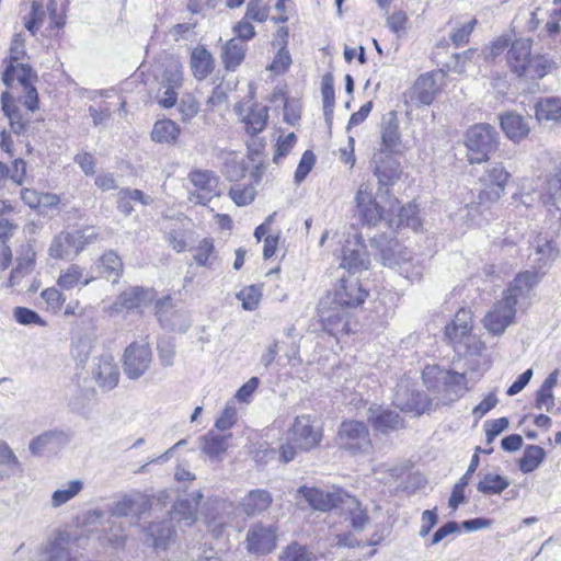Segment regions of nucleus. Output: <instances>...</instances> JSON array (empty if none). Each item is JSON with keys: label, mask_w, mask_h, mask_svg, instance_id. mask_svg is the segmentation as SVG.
<instances>
[{"label": "nucleus", "mask_w": 561, "mask_h": 561, "mask_svg": "<svg viewBox=\"0 0 561 561\" xmlns=\"http://www.w3.org/2000/svg\"><path fill=\"white\" fill-rule=\"evenodd\" d=\"M423 381L432 397L411 390L408 382L397 386L393 403L401 411L420 415L447 405L459 399L467 390L466 371L458 373L439 366H426Z\"/></svg>", "instance_id": "1"}, {"label": "nucleus", "mask_w": 561, "mask_h": 561, "mask_svg": "<svg viewBox=\"0 0 561 561\" xmlns=\"http://www.w3.org/2000/svg\"><path fill=\"white\" fill-rule=\"evenodd\" d=\"M538 282L539 275L533 271L519 273L514 278L501 299L493 304V335H502L508 327L515 324L518 300L528 297Z\"/></svg>", "instance_id": "2"}, {"label": "nucleus", "mask_w": 561, "mask_h": 561, "mask_svg": "<svg viewBox=\"0 0 561 561\" xmlns=\"http://www.w3.org/2000/svg\"><path fill=\"white\" fill-rule=\"evenodd\" d=\"M322 439V430L316 425L309 415H299L288 431V439L279 448V459L287 463L298 451H309L316 448Z\"/></svg>", "instance_id": "3"}, {"label": "nucleus", "mask_w": 561, "mask_h": 561, "mask_svg": "<svg viewBox=\"0 0 561 561\" xmlns=\"http://www.w3.org/2000/svg\"><path fill=\"white\" fill-rule=\"evenodd\" d=\"M445 336L459 355L481 356L485 350V344L472 332V316L467 309H460L445 327Z\"/></svg>", "instance_id": "4"}, {"label": "nucleus", "mask_w": 561, "mask_h": 561, "mask_svg": "<svg viewBox=\"0 0 561 561\" xmlns=\"http://www.w3.org/2000/svg\"><path fill=\"white\" fill-rule=\"evenodd\" d=\"M98 234L93 228L61 232L53 240L49 247V255L54 259H72L92 243Z\"/></svg>", "instance_id": "5"}, {"label": "nucleus", "mask_w": 561, "mask_h": 561, "mask_svg": "<svg viewBox=\"0 0 561 561\" xmlns=\"http://www.w3.org/2000/svg\"><path fill=\"white\" fill-rule=\"evenodd\" d=\"M337 444L353 455L368 454L373 444L368 427L360 421H344L337 433Z\"/></svg>", "instance_id": "6"}, {"label": "nucleus", "mask_w": 561, "mask_h": 561, "mask_svg": "<svg viewBox=\"0 0 561 561\" xmlns=\"http://www.w3.org/2000/svg\"><path fill=\"white\" fill-rule=\"evenodd\" d=\"M278 539V527L262 522L253 523L244 538L245 550L250 554L265 556L275 550Z\"/></svg>", "instance_id": "7"}, {"label": "nucleus", "mask_w": 561, "mask_h": 561, "mask_svg": "<svg viewBox=\"0 0 561 561\" xmlns=\"http://www.w3.org/2000/svg\"><path fill=\"white\" fill-rule=\"evenodd\" d=\"M367 297V290L363 288L359 279L353 274L342 275L333 291L327 295L330 304H337L344 308H356Z\"/></svg>", "instance_id": "8"}, {"label": "nucleus", "mask_w": 561, "mask_h": 561, "mask_svg": "<svg viewBox=\"0 0 561 561\" xmlns=\"http://www.w3.org/2000/svg\"><path fill=\"white\" fill-rule=\"evenodd\" d=\"M188 181L195 187L188 193V201L206 205L214 197L219 196V176L210 170L193 169L188 173Z\"/></svg>", "instance_id": "9"}, {"label": "nucleus", "mask_w": 561, "mask_h": 561, "mask_svg": "<svg viewBox=\"0 0 561 561\" xmlns=\"http://www.w3.org/2000/svg\"><path fill=\"white\" fill-rule=\"evenodd\" d=\"M354 202L356 210L364 222L375 226L382 220L385 209L376 201L374 183L370 180H364L359 183L355 193Z\"/></svg>", "instance_id": "10"}, {"label": "nucleus", "mask_w": 561, "mask_h": 561, "mask_svg": "<svg viewBox=\"0 0 561 561\" xmlns=\"http://www.w3.org/2000/svg\"><path fill=\"white\" fill-rule=\"evenodd\" d=\"M152 353L149 343L134 342L129 344L123 355V369L127 378L136 380L150 367Z\"/></svg>", "instance_id": "11"}, {"label": "nucleus", "mask_w": 561, "mask_h": 561, "mask_svg": "<svg viewBox=\"0 0 561 561\" xmlns=\"http://www.w3.org/2000/svg\"><path fill=\"white\" fill-rule=\"evenodd\" d=\"M298 492L313 510L322 512L341 508L347 495V492L336 486H332L328 490L301 486Z\"/></svg>", "instance_id": "12"}, {"label": "nucleus", "mask_w": 561, "mask_h": 561, "mask_svg": "<svg viewBox=\"0 0 561 561\" xmlns=\"http://www.w3.org/2000/svg\"><path fill=\"white\" fill-rule=\"evenodd\" d=\"M445 76L443 70L421 75L410 91L411 100L422 105H430L444 85Z\"/></svg>", "instance_id": "13"}, {"label": "nucleus", "mask_w": 561, "mask_h": 561, "mask_svg": "<svg viewBox=\"0 0 561 561\" xmlns=\"http://www.w3.org/2000/svg\"><path fill=\"white\" fill-rule=\"evenodd\" d=\"M466 147L468 161L473 163L486 162L491 148V129L486 124H477L467 133Z\"/></svg>", "instance_id": "14"}, {"label": "nucleus", "mask_w": 561, "mask_h": 561, "mask_svg": "<svg viewBox=\"0 0 561 561\" xmlns=\"http://www.w3.org/2000/svg\"><path fill=\"white\" fill-rule=\"evenodd\" d=\"M350 309L337 304H330L327 298L320 305V318L324 330L331 334L347 333L350 328Z\"/></svg>", "instance_id": "15"}, {"label": "nucleus", "mask_w": 561, "mask_h": 561, "mask_svg": "<svg viewBox=\"0 0 561 561\" xmlns=\"http://www.w3.org/2000/svg\"><path fill=\"white\" fill-rule=\"evenodd\" d=\"M159 322L171 331L186 332L192 325V319L187 311L173 310L171 298L165 297L156 305Z\"/></svg>", "instance_id": "16"}, {"label": "nucleus", "mask_w": 561, "mask_h": 561, "mask_svg": "<svg viewBox=\"0 0 561 561\" xmlns=\"http://www.w3.org/2000/svg\"><path fill=\"white\" fill-rule=\"evenodd\" d=\"M368 265L369 256L360 238L354 236L352 239H347L342 249L341 267L354 274L357 271L366 270Z\"/></svg>", "instance_id": "17"}, {"label": "nucleus", "mask_w": 561, "mask_h": 561, "mask_svg": "<svg viewBox=\"0 0 561 561\" xmlns=\"http://www.w3.org/2000/svg\"><path fill=\"white\" fill-rule=\"evenodd\" d=\"M382 220H386L389 227L397 229L407 226L417 230L421 227L416 205L409 203L401 206L397 199L391 202L388 210H385Z\"/></svg>", "instance_id": "18"}, {"label": "nucleus", "mask_w": 561, "mask_h": 561, "mask_svg": "<svg viewBox=\"0 0 561 561\" xmlns=\"http://www.w3.org/2000/svg\"><path fill=\"white\" fill-rule=\"evenodd\" d=\"M174 537V529L170 522H151L142 528V542L156 552L165 551Z\"/></svg>", "instance_id": "19"}, {"label": "nucleus", "mask_w": 561, "mask_h": 561, "mask_svg": "<svg viewBox=\"0 0 561 561\" xmlns=\"http://www.w3.org/2000/svg\"><path fill=\"white\" fill-rule=\"evenodd\" d=\"M154 291L151 288L133 286L125 289L112 305L113 311L119 312L122 309H142L154 299Z\"/></svg>", "instance_id": "20"}, {"label": "nucleus", "mask_w": 561, "mask_h": 561, "mask_svg": "<svg viewBox=\"0 0 561 561\" xmlns=\"http://www.w3.org/2000/svg\"><path fill=\"white\" fill-rule=\"evenodd\" d=\"M371 242L378 250L380 262L393 270L398 267L403 256L409 252L398 240L388 239L385 236L375 237Z\"/></svg>", "instance_id": "21"}, {"label": "nucleus", "mask_w": 561, "mask_h": 561, "mask_svg": "<svg viewBox=\"0 0 561 561\" xmlns=\"http://www.w3.org/2000/svg\"><path fill=\"white\" fill-rule=\"evenodd\" d=\"M92 376L103 390L108 391L114 389L119 380V369L113 356H100L92 368Z\"/></svg>", "instance_id": "22"}, {"label": "nucleus", "mask_w": 561, "mask_h": 561, "mask_svg": "<svg viewBox=\"0 0 561 561\" xmlns=\"http://www.w3.org/2000/svg\"><path fill=\"white\" fill-rule=\"evenodd\" d=\"M231 434H218L214 431L199 437V449L211 462H219L224 459L229 448Z\"/></svg>", "instance_id": "23"}, {"label": "nucleus", "mask_w": 561, "mask_h": 561, "mask_svg": "<svg viewBox=\"0 0 561 561\" xmlns=\"http://www.w3.org/2000/svg\"><path fill=\"white\" fill-rule=\"evenodd\" d=\"M531 45L533 42L529 38L515 39L507 51V64L518 77L525 73L531 58Z\"/></svg>", "instance_id": "24"}, {"label": "nucleus", "mask_w": 561, "mask_h": 561, "mask_svg": "<svg viewBox=\"0 0 561 561\" xmlns=\"http://www.w3.org/2000/svg\"><path fill=\"white\" fill-rule=\"evenodd\" d=\"M236 111L241 117V122L244 124L245 131L249 135H257L265 128L268 118L267 106L252 104L244 113L242 106H237Z\"/></svg>", "instance_id": "25"}, {"label": "nucleus", "mask_w": 561, "mask_h": 561, "mask_svg": "<svg viewBox=\"0 0 561 561\" xmlns=\"http://www.w3.org/2000/svg\"><path fill=\"white\" fill-rule=\"evenodd\" d=\"M272 502V495L267 490L255 489L241 499L239 507L248 517H255L264 513Z\"/></svg>", "instance_id": "26"}, {"label": "nucleus", "mask_w": 561, "mask_h": 561, "mask_svg": "<svg viewBox=\"0 0 561 561\" xmlns=\"http://www.w3.org/2000/svg\"><path fill=\"white\" fill-rule=\"evenodd\" d=\"M15 101L16 100L11 92L5 91L1 95L4 115L9 118L13 133L19 135L25 130L30 122V112L21 110L16 105Z\"/></svg>", "instance_id": "27"}, {"label": "nucleus", "mask_w": 561, "mask_h": 561, "mask_svg": "<svg viewBox=\"0 0 561 561\" xmlns=\"http://www.w3.org/2000/svg\"><path fill=\"white\" fill-rule=\"evenodd\" d=\"M36 75L28 65L22 62L8 64L2 76L3 83L12 91L33 84Z\"/></svg>", "instance_id": "28"}, {"label": "nucleus", "mask_w": 561, "mask_h": 561, "mask_svg": "<svg viewBox=\"0 0 561 561\" xmlns=\"http://www.w3.org/2000/svg\"><path fill=\"white\" fill-rule=\"evenodd\" d=\"M500 125L505 136L514 142H520L530 133L528 122L515 112L501 115Z\"/></svg>", "instance_id": "29"}, {"label": "nucleus", "mask_w": 561, "mask_h": 561, "mask_svg": "<svg viewBox=\"0 0 561 561\" xmlns=\"http://www.w3.org/2000/svg\"><path fill=\"white\" fill-rule=\"evenodd\" d=\"M69 442V436L62 431H47L37 437L33 438L30 443V451L33 455L39 456L44 451H56Z\"/></svg>", "instance_id": "30"}, {"label": "nucleus", "mask_w": 561, "mask_h": 561, "mask_svg": "<svg viewBox=\"0 0 561 561\" xmlns=\"http://www.w3.org/2000/svg\"><path fill=\"white\" fill-rule=\"evenodd\" d=\"M156 76L160 78V84L173 87L183 85V66L180 60L173 56H164L159 61Z\"/></svg>", "instance_id": "31"}, {"label": "nucleus", "mask_w": 561, "mask_h": 561, "mask_svg": "<svg viewBox=\"0 0 561 561\" xmlns=\"http://www.w3.org/2000/svg\"><path fill=\"white\" fill-rule=\"evenodd\" d=\"M368 421L375 430L387 433L403 427V420L399 413L380 407H370L368 410Z\"/></svg>", "instance_id": "32"}, {"label": "nucleus", "mask_w": 561, "mask_h": 561, "mask_svg": "<svg viewBox=\"0 0 561 561\" xmlns=\"http://www.w3.org/2000/svg\"><path fill=\"white\" fill-rule=\"evenodd\" d=\"M190 66L194 78L201 81L213 72L214 58L205 47L197 46L191 53Z\"/></svg>", "instance_id": "33"}, {"label": "nucleus", "mask_w": 561, "mask_h": 561, "mask_svg": "<svg viewBox=\"0 0 561 561\" xmlns=\"http://www.w3.org/2000/svg\"><path fill=\"white\" fill-rule=\"evenodd\" d=\"M202 497L203 494L197 492L192 501H178L171 511L172 518L178 522H184L185 525H192L196 520L197 507Z\"/></svg>", "instance_id": "34"}, {"label": "nucleus", "mask_w": 561, "mask_h": 561, "mask_svg": "<svg viewBox=\"0 0 561 561\" xmlns=\"http://www.w3.org/2000/svg\"><path fill=\"white\" fill-rule=\"evenodd\" d=\"M535 114L539 122L561 123V99H540L536 103Z\"/></svg>", "instance_id": "35"}, {"label": "nucleus", "mask_w": 561, "mask_h": 561, "mask_svg": "<svg viewBox=\"0 0 561 561\" xmlns=\"http://www.w3.org/2000/svg\"><path fill=\"white\" fill-rule=\"evenodd\" d=\"M558 370L552 371L542 382L540 388L536 394V404L535 407L538 410H545L550 412L556 404V399L552 393V389L557 386L558 382Z\"/></svg>", "instance_id": "36"}, {"label": "nucleus", "mask_w": 561, "mask_h": 561, "mask_svg": "<svg viewBox=\"0 0 561 561\" xmlns=\"http://www.w3.org/2000/svg\"><path fill=\"white\" fill-rule=\"evenodd\" d=\"M181 129L179 125L172 119H160L157 121L151 130V139L158 144H174Z\"/></svg>", "instance_id": "37"}, {"label": "nucleus", "mask_w": 561, "mask_h": 561, "mask_svg": "<svg viewBox=\"0 0 561 561\" xmlns=\"http://www.w3.org/2000/svg\"><path fill=\"white\" fill-rule=\"evenodd\" d=\"M402 171L399 161L387 154L376 167L375 174L378 178L379 184L391 185L400 179Z\"/></svg>", "instance_id": "38"}, {"label": "nucleus", "mask_w": 561, "mask_h": 561, "mask_svg": "<svg viewBox=\"0 0 561 561\" xmlns=\"http://www.w3.org/2000/svg\"><path fill=\"white\" fill-rule=\"evenodd\" d=\"M341 510L350 515L351 525L355 530H363L368 524V515L365 510L362 508L358 500L347 493L343 501Z\"/></svg>", "instance_id": "39"}, {"label": "nucleus", "mask_w": 561, "mask_h": 561, "mask_svg": "<svg viewBox=\"0 0 561 561\" xmlns=\"http://www.w3.org/2000/svg\"><path fill=\"white\" fill-rule=\"evenodd\" d=\"M100 274L112 283H116L123 272V262L113 251L105 252L98 264Z\"/></svg>", "instance_id": "40"}, {"label": "nucleus", "mask_w": 561, "mask_h": 561, "mask_svg": "<svg viewBox=\"0 0 561 561\" xmlns=\"http://www.w3.org/2000/svg\"><path fill=\"white\" fill-rule=\"evenodd\" d=\"M82 490L83 481L80 479L70 480L67 483H64L51 494L50 506L53 508H57L65 505L75 499Z\"/></svg>", "instance_id": "41"}, {"label": "nucleus", "mask_w": 561, "mask_h": 561, "mask_svg": "<svg viewBox=\"0 0 561 561\" xmlns=\"http://www.w3.org/2000/svg\"><path fill=\"white\" fill-rule=\"evenodd\" d=\"M146 506L147 501L142 497L125 496L113 505L111 514L116 517L138 516L146 510Z\"/></svg>", "instance_id": "42"}, {"label": "nucleus", "mask_w": 561, "mask_h": 561, "mask_svg": "<svg viewBox=\"0 0 561 561\" xmlns=\"http://www.w3.org/2000/svg\"><path fill=\"white\" fill-rule=\"evenodd\" d=\"M552 66L553 62L543 55L531 56L525 73H522L520 77L531 80L541 79L551 71Z\"/></svg>", "instance_id": "43"}, {"label": "nucleus", "mask_w": 561, "mask_h": 561, "mask_svg": "<svg viewBox=\"0 0 561 561\" xmlns=\"http://www.w3.org/2000/svg\"><path fill=\"white\" fill-rule=\"evenodd\" d=\"M245 54V46L236 41L230 39L225 45L224 49V62L228 70H234L243 60Z\"/></svg>", "instance_id": "44"}, {"label": "nucleus", "mask_w": 561, "mask_h": 561, "mask_svg": "<svg viewBox=\"0 0 561 561\" xmlns=\"http://www.w3.org/2000/svg\"><path fill=\"white\" fill-rule=\"evenodd\" d=\"M194 260L198 266L211 267L216 260V251L211 239H203L194 249Z\"/></svg>", "instance_id": "45"}, {"label": "nucleus", "mask_w": 561, "mask_h": 561, "mask_svg": "<svg viewBox=\"0 0 561 561\" xmlns=\"http://www.w3.org/2000/svg\"><path fill=\"white\" fill-rule=\"evenodd\" d=\"M545 450L540 446H528L519 460V468L524 473L534 471L543 460Z\"/></svg>", "instance_id": "46"}, {"label": "nucleus", "mask_w": 561, "mask_h": 561, "mask_svg": "<svg viewBox=\"0 0 561 561\" xmlns=\"http://www.w3.org/2000/svg\"><path fill=\"white\" fill-rule=\"evenodd\" d=\"M396 270L407 279L415 282L422 278L424 267L408 252Z\"/></svg>", "instance_id": "47"}, {"label": "nucleus", "mask_w": 561, "mask_h": 561, "mask_svg": "<svg viewBox=\"0 0 561 561\" xmlns=\"http://www.w3.org/2000/svg\"><path fill=\"white\" fill-rule=\"evenodd\" d=\"M314 553L296 542L289 545L279 556V561H316Z\"/></svg>", "instance_id": "48"}, {"label": "nucleus", "mask_w": 561, "mask_h": 561, "mask_svg": "<svg viewBox=\"0 0 561 561\" xmlns=\"http://www.w3.org/2000/svg\"><path fill=\"white\" fill-rule=\"evenodd\" d=\"M262 297V290L256 285H250L237 295V298L241 300L244 310L253 311L257 308Z\"/></svg>", "instance_id": "49"}, {"label": "nucleus", "mask_w": 561, "mask_h": 561, "mask_svg": "<svg viewBox=\"0 0 561 561\" xmlns=\"http://www.w3.org/2000/svg\"><path fill=\"white\" fill-rule=\"evenodd\" d=\"M541 199L543 204H556L561 201V171L547 180Z\"/></svg>", "instance_id": "50"}, {"label": "nucleus", "mask_w": 561, "mask_h": 561, "mask_svg": "<svg viewBox=\"0 0 561 561\" xmlns=\"http://www.w3.org/2000/svg\"><path fill=\"white\" fill-rule=\"evenodd\" d=\"M82 276V270L78 265H70L60 273L57 284L62 289L69 290L80 283Z\"/></svg>", "instance_id": "51"}, {"label": "nucleus", "mask_w": 561, "mask_h": 561, "mask_svg": "<svg viewBox=\"0 0 561 561\" xmlns=\"http://www.w3.org/2000/svg\"><path fill=\"white\" fill-rule=\"evenodd\" d=\"M229 196L238 206H245L253 202L255 191L251 185L237 184L230 188Z\"/></svg>", "instance_id": "52"}, {"label": "nucleus", "mask_w": 561, "mask_h": 561, "mask_svg": "<svg viewBox=\"0 0 561 561\" xmlns=\"http://www.w3.org/2000/svg\"><path fill=\"white\" fill-rule=\"evenodd\" d=\"M199 111V104L196 99L190 94H184L179 103V112L183 122L191 121Z\"/></svg>", "instance_id": "53"}, {"label": "nucleus", "mask_w": 561, "mask_h": 561, "mask_svg": "<svg viewBox=\"0 0 561 561\" xmlns=\"http://www.w3.org/2000/svg\"><path fill=\"white\" fill-rule=\"evenodd\" d=\"M18 102L22 104L27 112H34L38 108V94L33 84H26L25 88L20 89Z\"/></svg>", "instance_id": "54"}, {"label": "nucleus", "mask_w": 561, "mask_h": 561, "mask_svg": "<svg viewBox=\"0 0 561 561\" xmlns=\"http://www.w3.org/2000/svg\"><path fill=\"white\" fill-rule=\"evenodd\" d=\"M13 316L19 323L24 324V325H28V324H37L41 327L46 325V322L41 318V316L37 312H35L28 308L16 307L13 311Z\"/></svg>", "instance_id": "55"}, {"label": "nucleus", "mask_w": 561, "mask_h": 561, "mask_svg": "<svg viewBox=\"0 0 561 561\" xmlns=\"http://www.w3.org/2000/svg\"><path fill=\"white\" fill-rule=\"evenodd\" d=\"M26 55L25 50V39L23 38L21 33L15 34L12 37L10 49H9V57L5 62L8 64H14L20 62Z\"/></svg>", "instance_id": "56"}, {"label": "nucleus", "mask_w": 561, "mask_h": 561, "mask_svg": "<svg viewBox=\"0 0 561 561\" xmlns=\"http://www.w3.org/2000/svg\"><path fill=\"white\" fill-rule=\"evenodd\" d=\"M477 21L474 19L469 20L462 23L460 26L456 27L450 34V39L453 44L457 47L468 43L469 36L473 31Z\"/></svg>", "instance_id": "57"}, {"label": "nucleus", "mask_w": 561, "mask_h": 561, "mask_svg": "<svg viewBox=\"0 0 561 561\" xmlns=\"http://www.w3.org/2000/svg\"><path fill=\"white\" fill-rule=\"evenodd\" d=\"M181 87H173L169 84H161L159 94L157 96L158 104L163 108H171L176 104L178 90Z\"/></svg>", "instance_id": "58"}, {"label": "nucleus", "mask_w": 561, "mask_h": 561, "mask_svg": "<svg viewBox=\"0 0 561 561\" xmlns=\"http://www.w3.org/2000/svg\"><path fill=\"white\" fill-rule=\"evenodd\" d=\"M270 7L261 5V0H251L248 3L244 19L253 20L255 22H264L267 20Z\"/></svg>", "instance_id": "59"}, {"label": "nucleus", "mask_w": 561, "mask_h": 561, "mask_svg": "<svg viewBox=\"0 0 561 561\" xmlns=\"http://www.w3.org/2000/svg\"><path fill=\"white\" fill-rule=\"evenodd\" d=\"M546 31L549 35L554 36L561 31V0H553L550 10L549 21L546 23Z\"/></svg>", "instance_id": "60"}, {"label": "nucleus", "mask_w": 561, "mask_h": 561, "mask_svg": "<svg viewBox=\"0 0 561 561\" xmlns=\"http://www.w3.org/2000/svg\"><path fill=\"white\" fill-rule=\"evenodd\" d=\"M291 65V56L286 48H280L275 55L268 69L275 75H282L286 72Z\"/></svg>", "instance_id": "61"}, {"label": "nucleus", "mask_w": 561, "mask_h": 561, "mask_svg": "<svg viewBox=\"0 0 561 561\" xmlns=\"http://www.w3.org/2000/svg\"><path fill=\"white\" fill-rule=\"evenodd\" d=\"M314 161V153L311 150H306L300 159V162L295 173V180L297 183H300L306 179L308 173L311 171Z\"/></svg>", "instance_id": "62"}, {"label": "nucleus", "mask_w": 561, "mask_h": 561, "mask_svg": "<svg viewBox=\"0 0 561 561\" xmlns=\"http://www.w3.org/2000/svg\"><path fill=\"white\" fill-rule=\"evenodd\" d=\"M510 173L501 165L493 167V196L500 197L510 181Z\"/></svg>", "instance_id": "63"}, {"label": "nucleus", "mask_w": 561, "mask_h": 561, "mask_svg": "<svg viewBox=\"0 0 561 561\" xmlns=\"http://www.w3.org/2000/svg\"><path fill=\"white\" fill-rule=\"evenodd\" d=\"M321 94L323 101V111L332 112L334 107V88L332 78L325 76L321 83Z\"/></svg>", "instance_id": "64"}]
</instances>
